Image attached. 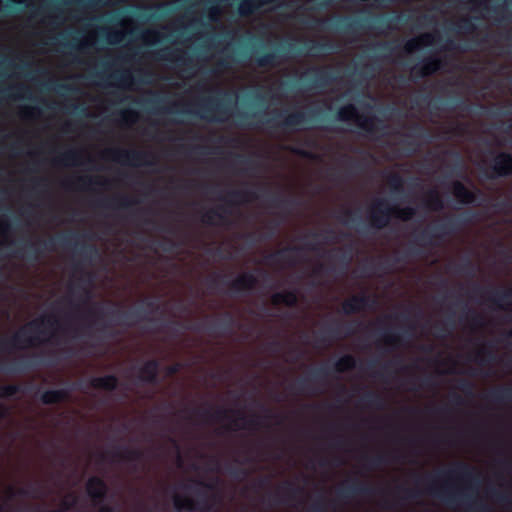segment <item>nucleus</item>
Masks as SVG:
<instances>
[{"label": "nucleus", "instance_id": "10", "mask_svg": "<svg viewBox=\"0 0 512 512\" xmlns=\"http://www.w3.org/2000/svg\"><path fill=\"white\" fill-rule=\"evenodd\" d=\"M361 307H362L361 300L355 298V299H352L351 301L347 302L344 306V309L346 312H350L353 310L360 309Z\"/></svg>", "mask_w": 512, "mask_h": 512}, {"label": "nucleus", "instance_id": "20", "mask_svg": "<svg viewBox=\"0 0 512 512\" xmlns=\"http://www.w3.org/2000/svg\"><path fill=\"white\" fill-rule=\"evenodd\" d=\"M355 483H356V484H359L360 482H359V481H356Z\"/></svg>", "mask_w": 512, "mask_h": 512}, {"label": "nucleus", "instance_id": "3", "mask_svg": "<svg viewBox=\"0 0 512 512\" xmlns=\"http://www.w3.org/2000/svg\"><path fill=\"white\" fill-rule=\"evenodd\" d=\"M87 491L92 497L95 504H103L106 495L108 482H85Z\"/></svg>", "mask_w": 512, "mask_h": 512}, {"label": "nucleus", "instance_id": "17", "mask_svg": "<svg viewBox=\"0 0 512 512\" xmlns=\"http://www.w3.org/2000/svg\"><path fill=\"white\" fill-rule=\"evenodd\" d=\"M36 325H37V323H32V324H30L29 329H32V328H33L34 326H36Z\"/></svg>", "mask_w": 512, "mask_h": 512}, {"label": "nucleus", "instance_id": "11", "mask_svg": "<svg viewBox=\"0 0 512 512\" xmlns=\"http://www.w3.org/2000/svg\"><path fill=\"white\" fill-rule=\"evenodd\" d=\"M99 512H116L115 507L107 504L99 505Z\"/></svg>", "mask_w": 512, "mask_h": 512}, {"label": "nucleus", "instance_id": "7", "mask_svg": "<svg viewBox=\"0 0 512 512\" xmlns=\"http://www.w3.org/2000/svg\"><path fill=\"white\" fill-rule=\"evenodd\" d=\"M326 501L324 498L319 497L309 506L306 512H325Z\"/></svg>", "mask_w": 512, "mask_h": 512}, {"label": "nucleus", "instance_id": "14", "mask_svg": "<svg viewBox=\"0 0 512 512\" xmlns=\"http://www.w3.org/2000/svg\"><path fill=\"white\" fill-rule=\"evenodd\" d=\"M345 362H346V365H347V366H350V365H352V362H353V361H352V359H351V358H347V359H345Z\"/></svg>", "mask_w": 512, "mask_h": 512}, {"label": "nucleus", "instance_id": "6", "mask_svg": "<svg viewBox=\"0 0 512 512\" xmlns=\"http://www.w3.org/2000/svg\"><path fill=\"white\" fill-rule=\"evenodd\" d=\"M456 197L462 202H470L473 199L472 194L464 186L457 184L454 188Z\"/></svg>", "mask_w": 512, "mask_h": 512}, {"label": "nucleus", "instance_id": "8", "mask_svg": "<svg viewBox=\"0 0 512 512\" xmlns=\"http://www.w3.org/2000/svg\"><path fill=\"white\" fill-rule=\"evenodd\" d=\"M356 109L354 106L352 105H349V106H346V107H343L340 111H339V116L341 119L343 120H352L356 117Z\"/></svg>", "mask_w": 512, "mask_h": 512}, {"label": "nucleus", "instance_id": "4", "mask_svg": "<svg viewBox=\"0 0 512 512\" xmlns=\"http://www.w3.org/2000/svg\"><path fill=\"white\" fill-rule=\"evenodd\" d=\"M494 169L499 174L512 172V157L505 154L498 155L494 160Z\"/></svg>", "mask_w": 512, "mask_h": 512}, {"label": "nucleus", "instance_id": "12", "mask_svg": "<svg viewBox=\"0 0 512 512\" xmlns=\"http://www.w3.org/2000/svg\"><path fill=\"white\" fill-rule=\"evenodd\" d=\"M44 400L46 402H53V401H56L57 400V395L55 393H47L45 396H44Z\"/></svg>", "mask_w": 512, "mask_h": 512}, {"label": "nucleus", "instance_id": "16", "mask_svg": "<svg viewBox=\"0 0 512 512\" xmlns=\"http://www.w3.org/2000/svg\"><path fill=\"white\" fill-rule=\"evenodd\" d=\"M286 484H293L294 482H285ZM304 484H308L309 482L307 481H304L303 482ZM322 484H326L327 482H321Z\"/></svg>", "mask_w": 512, "mask_h": 512}, {"label": "nucleus", "instance_id": "15", "mask_svg": "<svg viewBox=\"0 0 512 512\" xmlns=\"http://www.w3.org/2000/svg\"><path fill=\"white\" fill-rule=\"evenodd\" d=\"M109 383L107 384L108 387H112L114 385V380L113 379H109L108 380Z\"/></svg>", "mask_w": 512, "mask_h": 512}, {"label": "nucleus", "instance_id": "13", "mask_svg": "<svg viewBox=\"0 0 512 512\" xmlns=\"http://www.w3.org/2000/svg\"><path fill=\"white\" fill-rule=\"evenodd\" d=\"M431 484H452L453 482H430ZM468 484H476L478 486H480L481 484H484L485 482H480V481H477V482H467Z\"/></svg>", "mask_w": 512, "mask_h": 512}, {"label": "nucleus", "instance_id": "19", "mask_svg": "<svg viewBox=\"0 0 512 512\" xmlns=\"http://www.w3.org/2000/svg\"><path fill=\"white\" fill-rule=\"evenodd\" d=\"M72 483H73V484H76L77 482H76V481H73Z\"/></svg>", "mask_w": 512, "mask_h": 512}, {"label": "nucleus", "instance_id": "1", "mask_svg": "<svg viewBox=\"0 0 512 512\" xmlns=\"http://www.w3.org/2000/svg\"><path fill=\"white\" fill-rule=\"evenodd\" d=\"M184 484L185 482H179ZM199 486L196 491V497L175 494L173 497L174 508L178 512H213L219 503V498L214 493H209L214 488V484L220 482H191Z\"/></svg>", "mask_w": 512, "mask_h": 512}, {"label": "nucleus", "instance_id": "2", "mask_svg": "<svg viewBox=\"0 0 512 512\" xmlns=\"http://www.w3.org/2000/svg\"><path fill=\"white\" fill-rule=\"evenodd\" d=\"M442 501L449 507H462L465 512H492L491 506L468 494L447 490L443 493Z\"/></svg>", "mask_w": 512, "mask_h": 512}, {"label": "nucleus", "instance_id": "9", "mask_svg": "<svg viewBox=\"0 0 512 512\" xmlns=\"http://www.w3.org/2000/svg\"><path fill=\"white\" fill-rule=\"evenodd\" d=\"M296 301V297L294 294H286V295H277L275 297V302H284L288 305H292Z\"/></svg>", "mask_w": 512, "mask_h": 512}, {"label": "nucleus", "instance_id": "5", "mask_svg": "<svg viewBox=\"0 0 512 512\" xmlns=\"http://www.w3.org/2000/svg\"><path fill=\"white\" fill-rule=\"evenodd\" d=\"M434 41V37L431 34H425L420 36L419 38L412 39L407 43V50L413 51L422 46L430 45Z\"/></svg>", "mask_w": 512, "mask_h": 512}, {"label": "nucleus", "instance_id": "18", "mask_svg": "<svg viewBox=\"0 0 512 512\" xmlns=\"http://www.w3.org/2000/svg\"><path fill=\"white\" fill-rule=\"evenodd\" d=\"M258 483H259V484H263L264 482H262V481H259Z\"/></svg>", "mask_w": 512, "mask_h": 512}]
</instances>
